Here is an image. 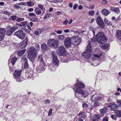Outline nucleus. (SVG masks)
Listing matches in <instances>:
<instances>
[{
  "mask_svg": "<svg viewBox=\"0 0 121 121\" xmlns=\"http://www.w3.org/2000/svg\"><path fill=\"white\" fill-rule=\"evenodd\" d=\"M91 41L89 42L87 47L86 50L82 54V55L85 58L88 59L91 57V53L92 50V46Z\"/></svg>",
  "mask_w": 121,
  "mask_h": 121,
  "instance_id": "f257e3e1",
  "label": "nucleus"
},
{
  "mask_svg": "<svg viewBox=\"0 0 121 121\" xmlns=\"http://www.w3.org/2000/svg\"><path fill=\"white\" fill-rule=\"evenodd\" d=\"M27 52V57L30 61L34 59L36 57L37 52L34 47L32 46L30 47Z\"/></svg>",
  "mask_w": 121,
  "mask_h": 121,
  "instance_id": "f03ea898",
  "label": "nucleus"
},
{
  "mask_svg": "<svg viewBox=\"0 0 121 121\" xmlns=\"http://www.w3.org/2000/svg\"><path fill=\"white\" fill-rule=\"evenodd\" d=\"M96 39L98 42L101 44L105 43L107 41L104 34L102 32H100L96 34Z\"/></svg>",
  "mask_w": 121,
  "mask_h": 121,
  "instance_id": "7ed1b4c3",
  "label": "nucleus"
},
{
  "mask_svg": "<svg viewBox=\"0 0 121 121\" xmlns=\"http://www.w3.org/2000/svg\"><path fill=\"white\" fill-rule=\"evenodd\" d=\"M58 41L52 39H49L48 42L47 44L50 47L56 48L58 47Z\"/></svg>",
  "mask_w": 121,
  "mask_h": 121,
  "instance_id": "20e7f679",
  "label": "nucleus"
},
{
  "mask_svg": "<svg viewBox=\"0 0 121 121\" xmlns=\"http://www.w3.org/2000/svg\"><path fill=\"white\" fill-rule=\"evenodd\" d=\"M72 44L75 45H79L82 41L81 39L77 37H72Z\"/></svg>",
  "mask_w": 121,
  "mask_h": 121,
  "instance_id": "39448f33",
  "label": "nucleus"
},
{
  "mask_svg": "<svg viewBox=\"0 0 121 121\" xmlns=\"http://www.w3.org/2000/svg\"><path fill=\"white\" fill-rule=\"evenodd\" d=\"M15 35L20 39H23L25 36L26 35L23 30H20L16 31L14 34Z\"/></svg>",
  "mask_w": 121,
  "mask_h": 121,
  "instance_id": "423d86ee",
  "label": "nucleus"
},
{
  "mask_svg": "<svg viewBox=\"0 0 121 121\" xmlns=\"http://www.w3.org/2000/svg\"><path fill=\"white\" fill-rule=\"evenodd\" d=\"M66 50L63 46H60L57 49V54L59 56H64Z\"/></svg>",
  "mask_w": 121,
  "mask_h": 121,
  "instance_id": "0eeeda50",
  "label": "nucleus"
},
{
  "mask_svg": "<svg viewBox=\"0 0 121 121\" xmlns=\"http://www.w3.org/2000/svg\"><path fill=\"white\" fill-rule=\"evenodd\" d=\"M18 26H14L12 28L10 26H7V28L8 30L6 33V35L9 36L11 35L13 32L18 28Z\"/></svg>",
  "mask_w": 121,
  "mask_h": 121,
  "instance_id": "6e6552de",
  "label": "nucleus"
},
{
  "mask_svg": "<svg viewBox=\"0 0 121 121\" xmlns=\"http://www.w3.org/2000/svg\"><path fill=\"white\" fill-rule=\"evenodd\" d=\"M72 41V37L71 38L69 37H67L65 39L64 41L65 45L67 48H69L71 46Z\"/></svg>",
  "mask_w": 121,
  "mask_h": 121,
  "instance_id": "1a4fd4ad",
  "label": "nucleus"
},
{
  "mask_svg": "<svg viewBox=\"0 0 121 121\" xmlns=\"http://www.w3.org/2000/svg\"><path fill=\"white\" fill-rule=\"evenodd\" d=\"M22 72L21 70H15L13 74V77L15 79H16L19 82H21V80L19 78L21 75Z\"/></svg>",
  "mask_w": 121,
  "mask_h": 121,
  "instance_id": "9d476101",
  "label": "nucleus"
},
{
  "mask_svg": "<svg viewBox=\"0 0 121 121\" xmlns=\"http://www.w3.org/2000/svg\"><path fill=\"white\" fill-rule=\"evenodd\" d=\"M96 22L98 24L100 28H103L104 27V24L101 17H98L96 19Z\"/></svg>",
  "mask_w": 121,
  "mask_h": 121,
  "instance_id": "9b49d317",
  "label": "nucleus"
},
{
  "mask_svg": "<svg viewBox=\"0 0 121 121\" xmlns=\"http://www.w3.org/2000/svg\"><path fill=\"white\" fill-rule=\"evenodd\" d=\"M90 99L92 101H98L101 99V97L99 95H93L91 96Z\"/></svg>",
  "mask_w": 121,
  "mask_h": 121,
  "instance_id": "f8f14e48",
  "label": "nucleus"
},
{
  "mask_svg": "<svg viewBox=\"0 0 121 121\" xmlns=\"http://www.w3.org/2000/svg\"><path fill=\"white\" fill-rule=\"evenodd\" d=\"M45 66L44 64H41L36 67L37 71L39 73L42 72L44 70Z\"/></svg>",
  "mask_w": 121,
  "mask_h": 121,
  "instance_id": "ddd939ff",
  "label": "nucleus"
},
{
  "mask_svg": "<svg viewBox=\"0 0 121 121\" xmlns=\"http://www.w3.org/2000/svg\"><path fill=\"white\" fill-rule=\"evenodd\" d=\"M27 41L28 38L27 37H26L24 40L20 43L19 46L20 48H23L25 47L27 44Z\"/></svg>",
  "mask_w": 121,
  "mask_h": 121,
  "instance_id": "4468645a",
  "label": "nucleus"
},
{
  "mask_svg": "<svg viewBox=\"0 0 121 121\" xmlns=\"http://www.w3.org/2000/svg\"><path fill=\"white\" fill-rule=\"evenodd\" d=\"M77 87H76L74 89V90H82V88L85 87V85L83 83H82L79 82L77 83Z\"/></svg>",
  "mask_w": 121,
  "mask_h": 121,
  "instance_id": "2eb2a0df",
  "label": "nucleus"
},
{
  "mask_svg": "<svg viewBox=\"0 0 121 121\" xmlns=\"http://www.w3.org/2000/svg\"><path fill=\"white\" fill-rule=\"evenodd\" d=\"M5 29L3 28H0V41H2L5 36Z\"/></svg>",
  "mask_w": 121,
  "mask_h": 121,
  "instance_id": "dca6fc26",
  "label": "nucleus"
},
{
  "mask_svg": "<svg viewBox=\"0 0 121 121\" xmlns=\"http://www.w3.org/2000/svg\"><path fill=\"white\" fill-rule=\"evenodd\" d=\"M104 115V114H102L100 116L99 115L94 114L91 118V120L92 121H98L99 118Z\"/></svg>",
  "mask_w": 121,
  "mask_h": 121,
  "instance_id": "f3484780",
  "label": "nucleus"
},
{
  "mask_svg": "<svg viewBox=\"0 0 121 121\" xmlns=\"http://www.w3.org/2000/svg\"><path fill=\"white\" fill-rule=\"evenodd\" d=\"M78 93L81 94L82 97H83L84 98L86 97L89 94V93L86 90L83 91V90H80V91H78Z\"/></svg>",
  "mask_w": 121,
  "mask_h": 121,
  "instance_id": "a211bd4d",
  "label": "nucleus"
},
{
  "mask_svg": "<svg viewBox=\"0 0 121 121\" xmlns=\"http://www.w3.org/2000/svg\"><path fill=\"white\" fill-rule=\"evenodd\" d=\"M41 48L42 51H45L48 50L49 48L47 45L44 43H42L41 45Z\"/></svg>",
  "mask_w": 121,
  "mask_h": 121,
  "instance_id": "6ab92c4d",
  "label": "nucleus"
},
{
  "mask_svg": "<svg viewBox=\"0 0 121 121\" xmlns=\"http://www.w3.org/2000/svg\"><path fill=\"white\" fill-rule=\"evenodd\" d=\"M24 62V68L26 69H28L29 67V65L27 62V59L26 57H23L21 58Z\"/></svg>",
  "mask_w": 121,
  "mask_h": 121,
  "instance_id": "aec40b11",
  "label": "nucleus"
},
{
  "mask_svg": "<svg viewBox=\"0 0 121 121\" xmlns=\"http://www.w3.org/2000/svg\"><path fill=\"white\" fill-rule=\"evenodd\" d=\"M75 93V97L78 98V99L79 100H80L81 99V98L82 97V95H81V94H80L79 93H78V91H80V90H74Z\"/></svg>",
  "mask_w": 121,
  "mask_h": 121,
  "instance_id": "412c9836",
  "label": "nucleus"
},
{
  "mask_svg": "<svg viewBox=\"0 0 121 121\" xmlns=\"http://www.w3.org/2000/svg\"><path fill=\"white\" fill-rule=\"evenodd\" d=\"M80 118H86V114L85 112H81L78 114Z\"/></svg>",
  "mask_w": 121,
  "mask_h": 121,
  "instance_id": "4be33fe9",
  "label": "nucleus"
},
{
  "mask_svg": "<svg viewBox=\"0 0 121 121\" xmlns=\"http://www.w3.org/2000/svg\"><path fill=\"white\" fill-rule=\"evenodd\" d=\"M116 32L115 36L119 40L121 39V31L117 30L116 31Z\"/></svg>",
  "mask_w": 121,
  "mask_h": 121,
  "instance_id": "5701e85b",
  "label": "nucleus"
},
{
  "mask_svg": "<svg viewBox=\"0 0 121 121\" xmlns=\"http://www.w3.org/2000/svg\"><path fill=\"white\" fill-rule=\"evenodd\" d=\"M101 12L104 15H108L109 14L110 12L108 9H104L102 10Z\"/></svg>",
  "mask_w": 121,
  "mask_h": 121,
  "instance_id": "b1692460",
  "label": "nucleus"
},
{
  "mask_svg": "<svg viewBox=\"0 0 121 121\" xmlns=\"http://www.w3.org/2000/svg\"><path fill=\"white\" fill-rule=\"evenodd\" d=\"M26 51V49H24L22 50H19L17 52V54L19 56H21L23 55Z\"/></svg>",
  "mask_w": 121,
  "mask_h": 121,
  "instance_id": "393cba45",
  "label": "nucleus"
},
{
  "mask_svg": "<svg viewBox=\"0 0 121 121\" xmlns=\"http://www.w3.org/2000/svg\"><path fill=\"white\" fill-rule=\"evenodd\" d=\"M52 56V60L57 59L58 58L56 54L54 51H52L51 52Z\"/></svg>",
  "mask_w": 121,
  "mask_h": 121,
  "instance_id": "a878e982",
  "label": "nucleus"
},
{
  "mask_svg": "<svg viewBox=\"0 0 121 121\" xmlns=\"http://www.w3.org/2000/svg\"><path fill=\"white\" fill-rule=\"evenodd\" d=\"M38 60L40 61L41 64H44V63L42 54L38 56Z\"/></svg>",
  "mask_w": 121,
  "mask_h": 121,
  "instance_id": "bb28decb",
  "label": "nucleus"
},
{
  "mask_svg": "<svg viewBox=\"0 0 121 121\" xmlns=\"http://www.w3.org/2000/svg\"><path fill=\"white\" fill-rule=\"evenodd\" d=\"M42 31V29H38L34 31V33L36 35H38L41 33Z\"/></svg>",
  "mask_w": 121,
  "mask_h": 121,
  "instance_id": "cd10ccee",
  "label": "nucleus"
},
{
  "mask_svg": "<svg viewBox=\"0 0 121 121\" xmlns=\"http://www.w3.org/2000/svg\"><path fill=\"white\" fill-rule=\"evenodd\" d=\"M115 112L117 116L118 117H121V111L118 110H115Z\"/></svg>",
  "mask_w": 121,
  "mask_h": 121,
  "instance_id": "c85d7f7f",
  "label": "nucleus"
},
{
  "mask_svg": "<svg viewBox=\"0 0 121 121\" xmlns=\"http://www.w3.org/2000/svg\"><path fill=\"white\" fill-rule=\"evenodd\" d=\"M107 108L106 107H104L103 109L99 110V111L101 114H102L106 112Z\"/></svg>",
  "mask_w": 121,
  "mask_h": 121,
  "instance_id": "c756f323",
  "label": "nucleus"
},
{
  "mask_svg": "<svg viewBox=\"0 0 121 121\" xmlns=\"http://www.w3.org/2000/svg\"><path fill=\"white\" fill-rule=\"evenodd\" d=\"M104 21L105 24L107 26H110L112 25L111 22L108 21L106 18H105L104 20Z\"/></svg>",
  "mask_w": 121,
  "mask_h": 121,
  "instance_id": "7c9ffc66",
  "label": "nucleus"
},
{
  "mask_svg": "<svg viewBox=\"0 0 121 121\" xmlns=\"http://www.w3.org/2000/svg\"><path fill=\"white\" fill-rule=\"evenodd\" d=\"M21 27L23 26L25 27H26L28 25V23L27 21H23L21 22Z\"/></svg>",
  "mask_w": 121,
  "mask_h": 121,
  "instance_id": "2f4dec72",
  "label": "nucleus"
},
{
  "mask_svg": "<svg viewBox=\"0 0 121 121\" xmlns=\"http://www.w3.org/2000/svg\"><path fill=\"white\" fill-rule=\"evenodd\" d=\"M52 62L53 65L55 66H58L59 65V61L58 60H52Z\"/></svg>",
  "mask_w": 121,
  "mask_h": 121,
  "instance_id": "473e14b6",
  "label": "nucleus"
},
{
  "mask_svg": "<svg viewBox=\"0 0 121 121\" xmlns=\"http://www.w3.org/2000/svg\"><path fill=\"white\" fill-rule=\"evenodd\" d=\"M101 55V54L100 53H99L96 54H93V56H94V58L95 59H96V58H98L100 57Z\"/></svg>",
  "mask_w": 121,
  "mask_h": 121,
  "instance_id": "72a5a7b5",
  "label": "nucleus"
},
{
  "mask_svg": "<svg viewBox=\"0 0 121 121\" xmlns=\"http://www.w3.org/2000/svg\"><path fill=\"white\" fill-rule=\"evenodd\" d=\"M49 67L50 69L52 71L55 70L56 68V66H54L52 64H50Z\"/></svg>",
  "mask_w": 121,
  "mask_h": 121,
  "instance_id": "f704fd0d",
  "label": "nucleus"
},
{
  "mask_svg": "<svg viewBox=\"0 0 121 121\" xmlns=\"http://www.w3.org/2000/svg\"><path fill=\"white\" fill-rule=\"evenodd\" d=\"M17 60V58H16L15 56H14L12 58V59L11 63L13 65L15 64Z\"/></svg>",
  "mask_w": 121,
  "mask_h": 121,
  "instance_id": "c9c22d12",
  "label": "nucleus"
},
{
  "mask_svg": "<svg viewBox=\"0 0 121 121\" xmlns=\"http://www.w3.org/2000/svg\"><path fill=\"white\" fill-rule=\"evenodd\" d=\"M118 107V105L115 104H114L112 105L111 107V108L112 110H114L115 109Z\"/></svg>",
  "mask_w": 121,
  "mask_h": 121,
  "instance_id": "e433bc0d",
  "label": "nucleus"
},
{
  "mask_svg": "<svg viewBox=\"0 0 121 121\" xmlns=\"http://www.w3.org/2000/svg\"><path fill=\"white\" fill-rule=\"evenodd\" d=\"M109 44L108 43H106L102 46V47L104 49H107L109 46Z\"/></svg>",
  "mask_w": 121,
  "mask_h": 121,
  "instance_id": "4c0bfd02",
  "label": "nucleus"
},
{
  "mask_svg": "<svg viewBox=\"0 0 121 121\" xmlns=\"http://www.w3.org/2000/svg\"><path fill=\"white\" fill-rule=\"evenodd\" d=\"M58 38L59 39L61 40L64 39L65 36L62 35H60L58 36Z\"/></svg>",
  "mask_w": 121,
  "mask_h": 121,
  "instance_id": "58836bf2",
  "label": "nucleus"
},
{
  "mask_svg": "<svg viewBox=\"0 0 121 121\" xmlns=\"http://www.w3.org/2000/svg\"><path fill=\"white\" fill-rule=\"evenodd\" d=\"M24 18L18 17L16 21L20 22L22 21H24Z\"/></svg>",
  "mask_w": 121,
  "mask_h": 121,
  "instance_id": "ea45409f",
  "label": "nucleus"
},
{
  "mask_svg": "<svg viewBox=\"0 0 121 121\" xmlns=\"http://www.w3.org/2000/svg\"><path fill=\"white\" fill-rule=\"evenodd\" d=\"M11 19L13 21H16L17 17L16 16H11Z\"/></svg>",
  "mask_w": 121,
  "mask_h": 121,
  "instance_id": "a19ab883",
  "label": "nucleus"
},
{
  "mask_svg": "<svg viewBox=\"0 0 121 121\" xmlns=\"http://www.w3.org/2000/svg\"><path fill=\"white\" fill-rule=\"evenodd\" d=\"M89 105L87 104L86 103H84L82 104V107L83 108H86L88 107Z\"/></svg>",
  "mask_w": 121,
  "mask_h": 121,
  "instance_id": "79ce46f5",
  "label": "nucleus"
},
{
  "mask_svg": "<svg viewBox=\"0 0 121 121\" xmlns=\"http://www.w3.org/2000/svg\"><path fill=\"white\" fill-rule=\"evenodd\" d=\"M111 117L114 120H117V115L115 114L112 115L111 116Z\"/></svg>",
  "mask_w": 121,
  "mask_h": 121,
  "instance_id": "37998d69",
  "label": "nucleus"
},
{
  "mask_svg": "<svg viewBox=\"0 0 121 121\" xmlns=\"http://www.w3.org/2000/svg\"><path fill=\"white\" fill-rule=\"evenodd\" d=\"M30 21L32 22H38L39 21V19H36L34 18H31L30 19Z\"/></svg>",
  "mask_w": 121,
  "mask_h": 121,
  "instance_id": "c03bdc74",
  "label": "nucleus"
},
{
  "mask_svg": "<svg viewBox=\"0 0 121 121\" xmlns=\"http://www.w3.org/2000/svg\"><path fill=\"white\" fill-rule=\"evenodd\" d=\"M114 11L117 13V14H118L120 12L119 8H115Z\"/></svg>",
  "mask_w": 121,
  "mask_h": 121,
  "instance_id": "a18cd8bd",
  "label": "nucleus"
},
{
  "mask_svg": "<svg viewBox=\"0 0 121 121\" xmlns=\"http://www.w3.org/2000/svg\"><path fill=\"white\" fill-rule=\"evenodd\" d=\"M48 1L51 2H52L53 3H57L59 2L60 1V0H51L50 1L48 0Z\"/></svg>",
  "mask_w": 121,
  "mask_h": 121,
  "instance_id": "49530a36",
  "label": "nucleus"
},
{
  "mask_svg": "<svg viewBox=\"0 0 121 121\" xmlns=\"http://www.w3.org/2000/svg\"><path fill=\"white\" fill-rule=\"evenodd\" d=\"M17 4L19 5H26V3L25 2H21L20 3Z\"/></svg>",
  "mask_w": 121,
  "mask_h": 121,
  "instance_id": "de8ad7c7",
  "label": "nucleus"
},
{
  "mask_svg": "<svg viewBox=\"0 0 121 121\" xmlns=\"http://www.w3.org/2000/svg\"><path fill=\"white\" fill-rule=\"evenodd\" d=\"M3 13L5 15H9L10 13L7 11H4L3 12Z\"/></svg>",
  "mask_w": 121,
  "mask_h": 121,
  "instance_id": "09e8293b",
  "label": "nucleus"
},
{
  "mask_svg": "<svg viewBox=\"0 0 121 121\" xmlns=\"http://www.w3.org/2000/svg\"><path fill=\"white\" fill-rule=\"evenodd\" d=\"M38 6L39 8L41 10H43V8H44L43 6V5H42L41 4H38Z\"/></svg>",
  "mask_w": 121,
  "mask_h": 121,
  "instance_id": "8fccbe9b",
  "label": "nucleus"
},
{
  "mask_svg": "<svg viewBox=\"0 0 121 121\" xmlns=\"http://www.w3.org/2000/svg\"><path fill=\"white\" fill-rule=\"evenodd\" d=\"M52 109H49V112H48V116H50L52 114Z\"/></svg>",
  "mask_w": 121,
  "mask_h": 121,
  "instance_id": "3c124183",
  "label": "nucleus"
},
{
  "mask_svg": "<svg viewBox=\"0 0 121 121\" xmlns=\"http://www.w3.org/2000/svg\"><path fill=\"white\" fill-rule=\"evenodd\" d=\"M108 117L106 116L103 118V121H108Z\"/></svg>",
  "mask_w": 121,
  "mask_h": 121,
  "instance_id": "603ef678",
  "label": "nucleus"
},
{
  "mask_svg": "<svg viewBox=\"0 0 121 121\" xmlns=\"http://www.w3.org/2000/svg\"><path fill=\"white\" fill-rule=\"evenodd\" d=\"M101 3L103 5H105L107 3V2L106 0H103L101 1Z\"/></svg>",
  "mask_w": 121,
  "mask_h": 121,
  "instance_id": "864d4df0",
  "label": "nucleus"
},
{
  "mask_svg": "<svg viewBox=\"0 0 121 121\" xmlns=\"http://www.w3.org/2000/svg\"><path fill=\"white\" fill-rule=\"evenodd\" d=\"M117 102L118 103L120 104L119 105V106L121 107V100L117 99Z\"/></svg>",
  "mask_w": 121,
  "mask_h": 121,
  "instance_id": "5fc2aeb1",
  "label": "nucleus"
},
{
  "mask_svg": "<svg viewBox=\"0 0 121 121\" xmlns=\"http://www.w3.org/2000/svg\"><path fill=\"white\" fill-rule=\"evenodd\" d=\"M94 105L95 107H97L99 105V103L98 102H96L95 103Z\"/></svg>",
  "mask_w": 121,
  "mask_h": 121,
  "instance_id": "6e6d98bb",
  "label": "nucleus"
},
{
  "mask_svg": "<svg viewBox=\"0 0 121 121\" xmlns=\"http://www.w3.org/2000/svg\"><path fill=\"white\" fill-rule=\"evenodd\" d=\"M94 14V11H91L89 12V14L90 15H93Z\"/></svg>",
  "mask_w": 121,
  "mask_h": 121,
  "instance_id": "4d7b16f0",
  "label": "nucleus"
},
{
  "mask_svg": "<svg viewBox=\"0 0 121 121\" xmlns=\"http://www.w3.org/2000/svg\"><path fill=\"white\" fill-rule=\"evenodd\" d=\"M27 6H31L32 4L31 3L30 1L27 2Z\"/></svg>",
  "mask_w": 121,
  "mask_h": 121,
  "instance_id": "13d9d810",
  "label": "nucleus"
},
{
  "mask_svg": "<svg viewBox=\"0 0 121 121\" xmlns=\"http://www.w3.org/2000/svg\"><path fill=\"white\" fill-rule=\"evenodd\" d=\"M55 32L58 34H60L62 33V31L61 30H58L57 31H55Z\"/></svg>",
  "mask_w": 121,
  "mask_h": 121,
  "instance_id": "bf43d9fd",
  "label": "nucleus"
},
{
  "mask_svg": "<svg viewBox=\"0 0 121 121\" xmlns=\"http://www.w3.org/2000/svg\"><path fill=\"white\" fill-rule=\"evenodd\" d=\"M11 106L9 105H8L6 107V108L8 109H9L11 108Z\"/></svg>",
  "mask_w": 121,
  "mask_h": 121,
  "instance_id": "052dcab7",
  "label": "nucleus"
},
{
  "mask_svg": "<svg viewBox=\"0 0 121 121\" xmlns=\"http://www.w3.org/2000/svg\"><path fill=\"white\" fill-rule=\"evenodd\" d=\"M41 13V11H37L36 12V13L37 15L40 14Z\"/></svg>",
  "mask_w": 121,
  "mask_h": 121,
  "instance_id": "680f3d73",
  "label": "nucleus"
},
{
  "mask_svg": "<svg viewBox=\"0 0 121 121\" xmlns=\"http://www.w3.org/2000/svg\"><path fill=\"white\" fill-rule=\"evenodd\" d=\"M45 102L46 104L49 103L50 102V101L49 100L47 99L45 100Z\"/></svg>",
  "mask_w": 121,
  "mask_h": 121,
  "instance_id": "e2e57ef3",
  "label": "nucleus"
},
{
  "mask_svg": "<svg viewBox=\"0 0 121 121\" xmlns=\"http://www.w3.org/2000/svg\"><path fill=\"white\" fill-rule=\"evenodd\" d=\"M68 22V20H66L65 21L63 22V23L64 24L66 25L67 24V23Z\"/></svg>",
  "mask_w": 121,
  "mask_h": 121,
  "instance_id": "0e129e2a",
  "label": "nucleus"
},
{
  "mask_svg": "<svg viewBox=\"0 0 121 121\" xmlns=\"http://www.w3.org/2000/svg\"><path fill=\"white\" fill-rule=\"evenodd\" d=\"M78 5L77 4L74 5L73 7V8L74 9H76V8L78 7Z\"/></svg>",
  "mask_w": 121,
  "mask_h": 121,
  "instance_id": "69168bd1",
  "label": "nucleus"
},
{
  "mask_svg": "<svg viewBox=\"0 0 121 121\" xmlns=\"http://www.w3.org/2000/svg\"><path fill=\"white\" fill-rule=\"evenodd\" d=\"M25 30L27 33L29 34H30V31L29 30L26 29H25Z\"/></svg>",
  "mask_w": 121,
  "mask_h": 121,
  "instance_id": "338daca9",
  "label": "nucleus"
},
{
  "mask_svg": "<svg viewBox=\"0 0 121 121\" xmlns=\"http://www.w3.org/2000/svg\"><path fill=\"white\" fill-rule=\"evenodd\" d=\"M36 46L37 49L38 50H39L40 49V46H39V44H36Z\"/></svg>",
  "mask_w": 121,
  "mask_h": 121,
  "instance_id": "774afa93",
  "label": "nucleus"
}]
</instances>
